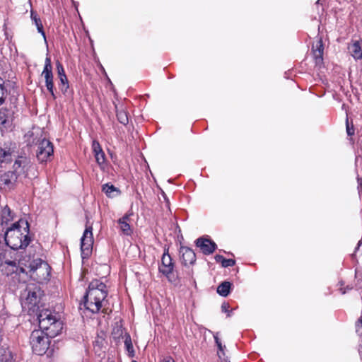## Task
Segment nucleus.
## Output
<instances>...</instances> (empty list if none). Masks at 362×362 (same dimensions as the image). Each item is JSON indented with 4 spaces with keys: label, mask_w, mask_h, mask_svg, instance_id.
Wrapping results in <instances>:
<instances>
[{
    "label": "nucleus",
    "mask_w": 362,
    "mask_h": 362,
    "mask_svg": "<svg viewBox=\"0 0 362 362\" xmlns=\"http://www.w3.org/2000/svg\"><path fill=\"white\" fill-rule=\"evenodd\" d=\"M40 329L32 332L30 342L33 351L37 355H43L49 345V338H53L60 334L62 322L48 309H44L37 313Z\"/></svg>",
    "instance_id": "nucleus-1"
},
{
    "label": "nucleus",
    "mask_w": 362,
    "mask_h": 362,
    "mask_svg": "<svg viewBox=\"0 0 362 362\" xmlns=\"http://www.w3.org/2000/svg\"><path fill=\"white\" fill-rule=\"evenodd\" d=\"M37 249H39L38 245L30 246L26 252L28 253V256L21 258L18 262L16 260H6L5 264L11 267L7 274L16 273L20 276L25 274L38 283L47 281L50 274V267L41 259L35 258V254L32 255Z\"/></svg>",
    "instance_id": "nucleus-2"
},
{
    "label": "nucleus",
    "mask_w": 362,
    "mask_h": 362,
    "mask_svg": "<svg viewBox=\"0 0 362 362\" xmlns=\"http://www.w3.org/2000/svg\"><path fill=\"white\" fill-rule=\"evenodd\" d=\"M5 244L12 250L25 248L30 241L29 238V223L27 220L20 218L5 229L4 233L0 235V245Z\"/></svg>",
    "instance_id": "nucleus-3"
},
{
    "label": "nucleus",
    "mask_w": 362,
    "mask_h": 362,
    "mask_svg": "<svg viewBox=\"0 0 362 362\" xmlns=\"http://www.w3.org/2000/svg\"><path fill=\"white\" fill-rule=\"evenodd\" d=\"M33 168V164L28 156H18L12 165L11 170L0 173V187L11 189L18 182L28 175L30 169Z\"/></svg>",
    "instance_id": "nucleus-4"
},
{
    "label": "nucleus",
    "mask_w": 362,
    "mask_h": 362,
    "mask_svg": "<svg viewBox=\"0 0 362 362\" xmlns=\"http://www.w3.org/2000/svg\"><path fill=\"white\" fill-rule=\"evenodd\" d=\"M107 291L106 285L98 280L92 281L84 296V306L92 313H98L100 310L105 312Z\"/></svg>",
    "instance_id": "nucleus-5"
},
{
    "label": "nucleus",
    "mask_w": 362,
    "mask_h": 362,
    "mask_svg": "<svg viewBox=\"0 0 362 362\" xmlns=\"http://www.w3.org/2000/svg\"><path fill=\"white\" fill-rule=\"evenodd\" d=\"M42 291L35 284H29L21 294V302L23 309L29 312H37Z\"/></svg>",
    "instance_id": "nucleus-6"
},
{
    "label": "nucleus",
    "mask_w": 362,
    "mask_h": 362,
    "mask_svg": "<svg viewBox=\"0 0 362 362\" xmlns=\"http://www.w3.org/2000/svg\"><path fill=\"white\" fill-rule=\"evenodd\" d=\"M16 144L11 141L5 142L0 146V165L1 168H6L18 156H26L16 154Z\"/></svg>",
    "instance_id": "nucleus-7"
},
{
    "label": "nucleus",
    "mask_w": 362,
    "mask_h": 362,
    "mask_svg": "<svg viewBox=\"0 0 362 362\" xmlns=\"http://www.w3.org/2000/svg\"><path fill=\"white\" fill-rule=\"evenodd\" d=\"M93 245L92 226L86 225V228L81 238V250L82 258L88 257L92 252Z\"/></svg>",
    "instance_id": "nucleus-8"
},
{
    "label": "nucleus",
    "mask_w": 362,
    "mask_h": 362,
    "mask_svg": "<svg viewBox=\"0 0 362 362\" xmlns=\"http://www.w3.org/2000/svg\"><path fill=\"white\" fill-rule=\"evenodd\" d=\"M53 145L49 140L43 139L39 141L36 156L40 162H47L53 156Z\"/></svg>",
    "instance_id": "nucleus-9"
},
{
    "label": "nucleus",
    "mask_w": 362,
    "mask_h": 362,
    "mask_svg": "<svg viewBox=\"0 0 362 362\" xmlns=\"http://www.w3.org/2000/svg\"><path fill=\"white\" fill-rule=\"evenodd\" d=\"M16 212L8 205H1L0 206V226L2 230L11 226V224L17 221Z\"/></svg>",
    "instance_id": "nucleus-10"
},
{
    "label": "nucleus",
    "mask_w": 362,
    "mask_h": 362,
    "mask_svg": "<svg viewBox=\"0 0 362 362\" xmlns=\"http://www.w3.org/2000/svg\"><path fill=\"white\" fill-rule=\"evenodd\" d=\"M42 76L45 78V86L47 90L50 93L53 99L56 98V95L54 92V81H53V73L51 59L47 57L45 62V66L42 72Z\"/></svg>",
    "instance_id": "nucleus-11"
},
{
    "label": "nucleus",
    "mask_w": 362,
    "mask_h": 362,
    "mask_svg": "<svg viewBox=\"0 0 362 362\" xmlns=\"http://www.w3.org/2000/svg\"><path fill=\"white\" fill-rule=\"evenodd\" d=\"M14 110L12 108L0 109V130H8L13 127Z\"/></svg>",
    "instance_id": "nucleus-12"
},
{
    "label": "nucleus",
    "mask_w": 362,
    "mask_h": 362,
    "mask_svg": "<svg viewBox=\"0 0 362 362\" xmlns=\"http://www.w3.org/2000/svg\"><path fill=\"white\" fill-rule=\"evenodd\" d=\"M173 269L174 264L173 263L172 258L168 253V248H165L161 258V264L158 268L159 272L168 277V276L173 272Z\"/></svg>",
    "instance_id": "nucleus-13"
},
{
    "label": "nucleus",
    "mask_w": 362,
    "mask_h": 362,
    "mask_svg": "<svg viewBox=\"0 0 362 362\" xmlns=\"http://www.w3.org/2000/svg\"><path fill=\"white\" fill-rule=\"evenodd\" d=\"M93 151L95 160L101 170H105L106 168L105 155L98 141L94 140L92 144Z\"/></svg>",
    "instance_id": "nucleus-14"
},
{
    "label": "nucleus",
    "mask_w": 362,
    "mask_h": 362,
    "mask_svg": "<svg viewBox=\"0 0 362 362\" xmlns=\"http://www.w3.org/2000/svg\"><path fill=\"white\" fill-rule=\"evenodd\" d=\"M196 245L206 255L213 253L216 248V245L214 241L204 238H198L196 240Z\"/></svg>",
    "instance_id": "nucleus-15"
},
{
    "label": "nucleus",
    "mask_w": 362,
    "mask_h": 362,
    "mask_svg": "<svg viewBox=\"0 0 362 362\" xmlns=\"http://www.w3.org/2000/svg\"><path fill=\"white\" fill-rule=\"evenodd\" d=\"M180 253L182 256V262L185 266L192 264L195 262L196 255L189 247H181Z\"/></svg>",
    "instance_id": "nucleus-16"
},
{
    "label": "nucleus",
    "mask_w": 362,
    "mask_h": 362,
    "mask_svg": "<svg viewBox=\"0 0 362 362\" xmlns=\"http://www.w3.org/2000/svg\"><path fill=\"white\" fill-rule=\"evenodd\" d=\"M348 49L351 55L356 59H362V48L361 41L356 40L350 44Z\"/></svg>",
    "instance_id": "nucleus-17"
},
{
    "label": "nucleus",
    "mask_w": 362,
    "mask_h": 362,
    "mask_svg": "<svg viewBox=\"0 0 362 362\" xmlns=\"http://www.w3.org/2000/svg\"><path fill=\"white\" fill-rule=\"evenodd\" d=\"M129 216L125 215L122 218L118 220V223L119 225V228L122 231L124 235H129L132 234V230L130 227L129 223H128Z\"/></svg>",
    "instance_id": "nucleus-18"
},
{
    "label": "nucleus",
    "mask_w": 362,
    "mask_h": 362,
    "mask_svg": "<svg viewBox=\"0 0 362 362\" xmlns=\"http://www.w3.org/2000/svg\"><path fill=\"white\" fill-rule=\"evenodd\" d=\"M10 86V82L6 81L0 77V105L4 102L8 94V88Z\"/></svg>",
    "instance_id": "nucleus-19"
},
{
    "label": "nucleus",
    "mask_w": 362,
    "mask_h": 362,
    "mask_svg": "<svg viewBox=\"0 0 362 362\" xmlns=\"http://www.w3.org/2000/svg\"><path fill=\"white\" fill-rule=\"evenodd\" d=\"M231 285V283L229 281L222 282L217 288V293L221 296H228L230 293Z\"/></svg>",
    "instance_id": "nucleus-20"
},
{
    "label": "nucleus",
    "mask_w": 362,
    "mask_h": 362,
    "mask_svg": "<svg viewBox=\"0 0 362 362\" xmlns=\"http://www.w3.org/2000/svg\"><path fill=\"white\" fill-rule=\"evenodd\" d=\"M102 190L108 197H114L117 196L119 192L117 188H116L114 185L109 184L103 185Z\"/></svg>",
    "instance_id": "nucleus-21"
},
{
    "label": "nucleus",
    "mask_w": 362,
    "mask_h": 362,
    "mask_svg": "<svg viewBox=\"0 0 362 362\" xmlns=\"http://www.w3.org/2000/svg\"><path fill=\"white\" fill-rule=\"evenodd\" d=\"M31 19L33 22L35 23L37 31L42 35L45 41H46V35L43 30V26L40 18L37 17V15L31 12Z\"/></svg>",
    "instance_id": "nucleus-22"
},
{
    "label": "nucleus",
    "mask_w": 362,
    "mask_h": 362,
    "mask_svg": "<svg viewBox=\"0 0 362 362\" xmlns=\"http://www.w3.org/2000/svg\"><path fill=\"white\" fill-rule=\"evenodd\" d=\"M318 45L316 49L313 51L314 57L315 59L316 64H320L322 62L323 55V45L321 40H319Z\"/></svg>",
    "instance_id": "nucleus-23"
},
{
    "label": "nucleus",
    "mask_w": 362,
    "mask_h": 362,
    "mask_svg": "<svg viewBox=\"0 0 362 362\" xmlns=\"http://www.w3.org/2000/svg\"><path fill=\"white\" fill-rule=\"evenodd\" d=\"M117 117L118 121L123 124H127L128 123V115L127 112L123 110L117 111Z\"/></svg>",
    "instance_id": "nucleus-24"
},
{
    "label": "nucleus",
    "mask_w": 362,
    "mask_h": 362,
    "mask_svg": "<svg viewBox=\"0 0 362 362\" xmlns=\"http://www.w3.org/2000/svg\"><path fill=\"white\" fill-rule=\"evenodd\" d=\"M124 345L128 352H134L131 337L127 333L124 336Z\"/></svg>",
    "instance_id": "nucleus-25"
},
{
    "label": "nucleus",
    "mask_w": 362,
    "mask_h": 362,
    "mask_svg": "<svg viewBox=\"0 0 362 362\" xmlns=\"http://www.w3.org/2000/svg\"><path fill=\"white\" fill-rule=\"evenodd\" d=\"M57 69L59 78L66 76L62 64L60 62L57 63Z\"/></svg>",
    "instance_id": "nucleus-26"
},
{
    "label": "nucleus",
    "mask_w": 362,
    "mask_h": 362,
    "mask_svg": "<svg viewBox=\"0 0 362 362\" xmlns=\"http://www.w3.org/2000/svg\"><path fill=\"white\" fill-rule=\"evenodd\" d=\"M235 264V261L233 259H224L222 264L223 267H232Z\"/></svg>",
    "instance_id": "nucleus-27"
},
{
    "label": "nucleus",
    "mask_w": 362,
    "mask_h": 362,
    "mask_svg": "<svg viewBox=\"0 0 362 362\" xmlns=\"http://www.w3.org/2000/svg\"><path fill=\"white\" fill-rule=\"evenodd\" d=\"M216 344L218 348V350L222 352L223 355H224L223 349L226 347L225 346H223L219 338L218 337L217 334L214 336Z\"/></svg>",
    "instance_id": "nucleus-28"
},
{
    "label": "nucleus",
    "mask_w": 362,
    "mask_h": 362,
    "mask_svg": "<svg viewBox=\"0 0 362 362\" xmlns=\"http://www.w3.org/2000/svg\"><path fill=\"white\" fill-rule=\"evenodd\" d=\"M356 331L357 334L362 337V319L360 320L356 325Z\"/></svg>",
    "instance_id": "nucleus-29"
},
{
    "label": "nucleus",
    "mask_w": 362,
    "mask_h": 362,
    "mask_svg": "<svg viewBox=\"0 0 362 362\" xmlns=\"http://www.w3.org/2000/svg\"><path fill=\"white\" fill-rule=\"evenodd\" d=\"M228 308H229L228 303H223L221 305V310H222V312L227 313V315L229 317V316H230V311L228 310Z\"/></svg>",
    "instance_id": "nucleus-30"
},
{
    "label": "nucleus",
    "mask_w": 362,
    "mask_h": 362,
    "mask_svg": "<svg viewBox=\"0 0 362 362\" xmlns=\"http://www.w3.org/2000/svg\"><path fill=\"white\" fill-rule=\"evenodd\" d=\"M346 132L349 136H351V135L354 134V127L349 126L348 119H346Z\"/></svg>",
    "instance_id": "nucleus-31"
},
{
    "label": "nucleus",
    "mask_w": 362,
    "mask_h": 362,
    "mask_svg": "<svg viewBox=\"0 0 362 362\" xmlns=\"http://www.w3.org/2000/svg\"><path fill=\"white\" fill-rule=\"evenodd\" d=\"M59 88L61 89L62 92L65 94L67 92V90L69 89V83L67 84H59Z\"/></svg>",
    "instance_id": "nucleus-32"
},
{
    "label": "nucleus",
    "mask_w": 362,
    "mask_h": 362,
    "mask_svg": "<svg viewBox=\"0 0 362 362\" xmlns=\"http://www.w3.org/2000/svg\"><path fill=\"white\" fill-rule=\"evenodd\" d=\"M122 333H123V331L121 329V327H119L115 328L112 332V334H118L119 335H122Z\"/></svg>",
    "instance_id": "nucleus-33"
},
{
    "label": "nucleus",
    "mask_w": 362,
    "mask_h": 362,
    "mask_svg": "<svg viewBox=\"0 0 362 362\" xmlns=\"http://www.w3.org/2000/svg\"><path fill=\"white\" fill-rule=\"evenodd\" d=\"M224 257L222 255H216L215 256V259L217 262H221V264L223 263V260H224Z\"/></svg>",
    "instance_id": "nucleus-34"
},
{
    "label": "nucleus",
    "mask_w": 362,
    "mask_h": 362,
    "mask_svg": "<svg viewBox=\"0 0 362 362\" xmlns=\"http://www.w3.org/2000/svg\"><path fill=\"white\" fill-rule=\"evenodd\" d=\"M59 81H60V84H62V85L69 83H68V79H67L66 76L60 77L59 78Z\"/></svg>",
    "instance_id": "nucleus-35"
},
{
    "label": "nucleus",
    "mask_w": 362,
    "mask_h": 362,
    "mask_svg": "<svg viewBox=\"0 0 362 362\" xmlns=\"http://www.w3.org/2000/svg\"><path fill=\"white\" fill-rule=\"evenodd\" d=\"M162 362H175V361H174V359L172 357L166 356L163 359Z\"/></svg>",
    "instance_id": "nucleus-36"
},
{
    "label": "nucleus",
    "mask_w": 362,
    "mask_h": 362,
    "mask_svg": "<svg viewBox=\"0 0 362 362\" xmlns=\"http://www.w3.org/2000/svg\"><path fill=\"white\" fill-rule=\"evenodd\" d=\"M8 356H6V361H11L12 360L13 358V356H12V353L10 351H8Z\"/></svg>",
    "instance_id": "nucleus-37"
},
{
    "label": "nucleus",
    "mask_w": 362,
    "mask_h": 362,
    "mask_svg": "<svg viewBox=\"0 0 362 362\" xmlns=\"http://www.w3.org/2000/svg\"><path fill=\"white\" fill-rule=\"evenodd\" d=\"M358 353H359L361 358H362V346H360L358 348Z\"/></svg>",
    "instance_id": "nucleus-38"
},
{
    "label": "nucleus",
    "mask_w": 362,
    "mask_h": 362,
    "mask_svg": "<svg viewBox=\"0 0 362 362\" xmlns=\"http://www.w3.org/2000/svg\"><path fill=\"white\" fill-rule=\"evenodd\" d=\"M224 362H229V361H225Z\"/></svg>",
    "instance_id": "nucleus-39"
},
{
    "label": "nucleus",
    "mask_w": 362,
    "mask_h": 362,
    "mask_svg": "<svg viewBox=\"0 0 362 362\" xmlns=\"http://www.w3.org/2000/svg\"><path fill=\"white\" fill-rule=\"evenodd\" d=\"M132 362H136V361H133Z\"/></svg>",
    "instance_id": "nucleus-40"
}]
</instances>
